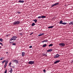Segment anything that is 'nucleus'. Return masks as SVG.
Here are the masks:
<instances>
[{"instance_id":"obj_1","label":"nucleus","mask_w":73,"mask_h":73,"mask_svg":"<svg viewBox=\"0 0 73 73\" xmlns=\"http://www.w3.org/2000/svg\"><path fill=\"white\" fill-rule=\"evenodd\" d=\"M17 36H13L11 39H10L9 42L10 43H13V41H12V40H15L16 38H17Z\"/></svg>"},{"instance_id":"obj_2","label":"nucleus","mask_w":73,"mask_h":73,"mask_svg":"<svg viewBox=\"0 0 73 73\" xmlns=\"http://www.w3.org/2000/svg\"><path fill=\"white\" fill-rule=\"evenodd\" d=\"M20 23V21H15L13 23V25H19Z\"/></svg>"},{"instance_id":"obj_3","label":"nucleus","mask_w":73,"mask_h":73,"mask_svg":"<svg viewBox=\"0 0 73 73\" xmlns=\"http://www.w3.org/2000/svg\"><path fill=\"white\" fill-rule=\"evenodd\" d=\"M28 64L30 65H33V64H35V61H30L28 62Z\"/></svg>"},{"instance_id":"obj_4","label":"nucleus","mask_w":73,"mask_h":73,"mask_svg":"<svg viewBox=\"0 0 73 73\" xmlns=\"http://www.w3.org/2000/svg\"><path fill=\"white\" fill-rule=\"evenodd\" d=\"M59 45L60 46L63 47L65 45V44L63 43H61L59 44Z\"/></svg>"},{"instance_id":"obj_5","label":"nucleus","mask_w":73,"mask_h":73,"mask_svg":"<svg viewBox=\"0 0 73 73\" xmlns=\"http://www.w3.org/2000/svg\"><path fill=\"white\" fill-rule=\"evenodd\" d=\"M12 61L13 62L16 63V64L19 63V61L17 60H12Z\"/></svg>"},{"instance_id":"obj_6","label":"nucleus","mask_w":73,"mask_h":73,"mask_svg":"<svg viewBox=\"0 0 73 73\" xmlns=\"http://www.w3.org/2000/svg\"><path fill=\"white\" fill-rule=\"evenodd\" d=\"M60 57V55L58 54H56L54 56V58H57Z\"/></svg>"},{"instance_id":"obj_7","label":"nucleus","mask_w":73,"mask_h":73,"mask_svg":"<svg viewBox=\"0 0 73 73\" xmlns=\"http://www.w3.org/2000/svg\"><path fill=\"white\" fill-rule=\"evenodd\" d=\"M60 62V60H56L55 62H54V64H57V63H58V62Z\"/></svg>"},{"instance_id":"obj_8","label":"nucleus","mask_w":73,"mask_h":73,"mask_svg":"<svg viewBox=\"0 0 73 73\" xmlns=\"http://www.w3.org/2000/svg\"><path fill=\"white\" fill-rule=\"evenodd\" d=\"M22 56H25V52H22Z\"/></svg>"},{"instance_id":"obj_9","label":"nucleus","mask_w":73,"mask_h":73,"mask_svg":"<svg viewBox=\"0 0 73 73\" xmlns=\"http://www.w3.org/2000/svg\"><path fill=\"white\" fill-rule=\"evenodd\" d=\"M69 24L70 25H73V21H72L70 22L69 23Z\"/></svg>"},{"instance_id":"obj_10","label":"nucleus","mask_w":73,"mask_h":73,"mask_svg":"<svg viewBox=\"0 0 73 73\" xmlns=\"http://www.w3.org/2000/svg\"><path fill=\"white\" fill-rule=\"evenodd\" d=\"M44 35V33H40V35H38V36H42V35Z\"/></svg>"},{"instance_id":"obj_11","label":"nucleus","mask_w":73,"mask_h":73,"mask_svg":"<svg viewBox=\"0 0 73 73\" xmlns=\"http://www.w3.org/2000/svg\"><path fill=\"white\" fill-rule=\"evenodd\" d=\"M52 49H50L49 50H48L47 51L48 52H52Z\"/></svg>"},{"instance_id":"obj_12","label":"nucleus","mask_w":73,"mask_h":73,"mask_svg":"<svg viewBox=\"0 0 73 73\" xmlns=\"http://www.w3.org/2000/svg\"><path fill=\"white\" fill-rule=\"evenodd\" d=\"M19 3H24V1H21V0H20L19 1Z\"/></svg>"},{"instance_id":"obj_13","label":"nucleus","mask_w":73,"mask_h":73,"mask_svg":"<svg viewBox=\"0 0 73 73\" xmlns=\"http://www.w3.org/2000/svg\"><path fill=\"white\" fill-rule=\"evenodd\" d=\"M53 28V26H50L48 27V29H50V28Z\"/></svg>"},{"instance_id":"obj_14","label":"nucleus","mask_w":73,"mask_h":73,"mask_svg":"<svg viewBox=\"0 0 73 73\" xmlns=\"http://www.w3.org/2000/svg\"><path fill=\"white\" fill-rule=\"evenodd\" d=\"M12 71H13V70H12V68H11V70L10 71H9V72H10V73H12Z\"/></svg>"},{"instance_id":"obj_15","label":"nucleus","mask_w":73,"mask_h":73,"mask_svg":"<svg viewBox=\"0 0 73 73\" xmlns=\"http://www.w3.org/2000/svg\"><path fill=\"white\" fill-rule=\"evenodd\" d=\"M59 24H63V23H62V21H60Z\"/></svg>"},{"instance_id":"obj_16","label":"nucleus","mask_w":73,"mask_h":73,"mask_svg":"<svg viewBox=\"0 0 73 73\" xmlns=\"http://www.w3.org/2000/svg\"><path fill=\"white\" fill-rule=\"evenodd\" d=\"M42 54L43 56H47V54H45L44 53H43Z\"/></svg>"},{"instance_id":"obj_17","label":"nucleus","mask_w":73,"mask_h":73,"mask_svg":"<svg viewBox=\"0 0 73 73\" xmlns=\"http://www.w3.org/2000/svg\"><path fill=\"white\" fill-rule=\"evenodd\" d=\"M46 18V16H42V19H44L45 18Z\"/></svg>"},{"instance_id":"obj_18","label":"nucleus","mask_w":73,"mask_h":73,"mask_svg":"<svg viewBox=\"0 0 73 73\" xmlns=\"http://www.w3.org/2000/svg\"><path fill=\"white\" fill-rule=\"evenodd\" d=\"M45 46H46V44H44L42 46V47H45Z\"/></svg>"},{"instance_id":"obj_19","label":"nucleus","mask_w":73,"mask_h":73,"mask_svg":"<svg viewBox=\"0 0 73 73\" xmlns=\"http://www.w3.org/2000/svg\"><path fill=\"white\" fill-rule=\"evenodd\" d=\"M35 23H33L32 24V27H33V26H35Z\"/></svg>"},{"instance_id":"obj_20","label":"nucleus","mask_w":73,"mask_h":73,"mask_svg":"<svg viewBox=\"0 0 73 73\" xmlns=\"http://www.w3.org/2000/svg\"><path fill=\"white\" fill-rule=\"evenodd\" d=\"M53 46V44H49L48 45V46L50 47V46Z\"/></svg>"},{"instance_id":"obj_21","label":"nucleus","mask_w":73,"mask_h":73,"mask_svg":"<svg viewBox=\"0 0 73 73\" xmlns=\"http://www.w3.org/2000/svg\"><path fill=\"white\" fill-rule=\"evenodd\" d=\"M58 4H59V3H55V6L56 5H58Z\"/></svg>"},{"instance_id":"obj_22","label":"nucleus","mask_w":73,"mask_h":73,"mask_svg":"<svg viewBox=\"0 0 73 73\" xmlns=\"http://www.w3.org/2000/svg\"><path fill=\"white\" fill-rule=\"evenodd\" d=\"M8 62V60H7V61H5V64H7Z\"/></svg>"},{"instance_id":"obj_23","label":"nucleus","mask_w":73,"mask_h":73,"mask_svg":"<svg viewBox=\"0 0 73 73\" xmlns=\"http://www.w3.org/2000/svg\"><path fill=\"white\" fill-rule=\"evenodd\" d=\"M0 41H1V42H3V39L2 38H0Z\"/></svg>"},{"instance_id":"obj_24","label":"nucleus","mask_w":73,"mask_h":73,"mask_svg":"<svg viewBox=\"0 0 73 73\" xmlns=\"http://www.w3.org/2000/svg\"><path fill=\"white\" fill-rule=\"evenodd\" d=\"M5 61H6L5 60H4V61H3L2 62V64H4V62H5Z\"/></svg>"},{"instance_id":"obj_25","label":"nucleus","mask_w":73,"mask_h":73,"mask_svg":"<svg viewBox=\"0 0 73 73\" xmlns=\"http://www.w3.org/2000/svg\"><path fill=\"white\" fill-rule=\"evenodd\" d=\"M66 24H67V23L64 22V23H63L62 24H63V25H65Z\"/></svg>"},{"instance_id":"obj_26","label":"nucleus","mask_w":73,"mask_h":73,"mask_svg":"<svg viewBox=\"0 0 73 73\" xmlns=\"http://www.w3.org/2000/svg\"><path fill=\"white\" fill-rule=\"evenodd\" d=\"M54 6H55V4H52L51 6V7H54Z\"/></svg>"},{"instance_id":"obj_27","label":"nucleus","mask_w":73,"mask_h":73,"mask_svg":"<svg viewBox=\"0 0 73 73\" xmlns=\"http://www.w3.org/2000/svg\"><path fill=\"white\" fill-rule=\"evenodd\" d=\"M54 6H55V4H52L51 6V7H54Z\"/></svg>"},{"instance_id":"obj_28","label":"nucleus","mask_w":73,"mask_h":73,"mask_svg":"<svg viewBox=\"0 0 73 73\" xmlns=\"http://www.w3.org/2000/svg\"><path fill=\"white\" fill-rule=\"evenodd\" d=\"M38 19H40L41 18H42V16H39L38 17Z\"/></svg>"},{"instance_id":"obj_29","label":"nucleus","mask_w":73,"mask_h":73,"mask_svg":"<svg viewBox=\"0 0 73 73\" xmlns=\"http://www.w3.org/2000/svg\"><path fill=\"white\" fill-rule=\"evenodd\" d=\"M35 22V23H36V22H37V20L36 19H35L33 20Z\"/></svg>"},{"instance_id":"obj_30","label":"nucleus","mask_w":73,"mask_h":73,"mask_svg":"<svg viewBox=\"0 0 73 73\" xmlns=\"http://www.w3.org/2000/svg\"><path fill=\"white\" fill-rule=\"evenodd\" d=\"M7 66V64H5V65H4V67H5H5H6V66Z\"/></svg>"},{"instance_id":"obj_31","label":"nucleus","mask_w":73,"mask_h":73,"mask_svg":"<svg viewBox=\"0 0 73 73\" xmlns=\"http://www.w3.org/2000/svg\"><path fill=\"white\" fill-rule=\"evenodd\" d=\"M44 42H48V40H44Z\"/></svg>"},{"instance_id":"obj_32","label":"nucleus","mask_w":73,"mask_h":73,"mask_svg":"<svg viewBox=\"0 0 73 73\" xmlns=\"http://www.w3.org/2000/svg\"><path fill=\"white\" fill-rule=\"evenodd\" d=\"M7 69H5V70L4 72V73H7Z\"/></svg>"},{"instance_id":"obj_33","label":"nucleus","mask_w":73,"mask_h":73,"mask_svg":"<svg viewBox=\"0 0 73 73\" xmlns=\"http://www.w3.org/2000/svg\"><path fill=\"white\" fill-rule=\"evenodd\" d=\"M3 59H4V58H0V60H3Z\"/></svg>"},{"instance_id":"obj_34","label":"nucleus","mask_w":73,"mask_h":73,"mask_svg":"<svg viewBox=\"0 0 73 73\" xmlns=\"http://www.w3.org/2000/svg\"><path fill=\"white\" fill-rule=\"evenodd\" d=\"M12 45H16V43H13L12 44Z\"/></svg>"},{"instance_id":"obj_35","label":"nucleus","mask_w":73,"mask_h":73,"mask_svg":"<svg viewBox=\"0 0 73 73\" xmlns=\"http://www.w3.org/2000/svg\"><path fill=\"white\" fill-rule=\"evenodd\" d=\"M19 35H21V36H22V35H23V34H22V33H19Z\"/></svg>"},{"instance_id":"obj_36","label":"nucleus","mask_w":73,"mask_h":73,"mask_svg":"<svg viewBox=\"0 0 73 73\" xmlns=\"http://www.w3.org/2000/svg\"><path fill=\"white\" fill-rule=\"evenodd\" d=\"M29 48H32V46H30L29 47Z\"/></svg>"},{"instance_id":"obj_37","label":"nucleus","mask_w":73,"mask_h":73,"mask_svg":"<svg viewBox=\"0 0 73 73\" xmlns=\"http://www.w3.org/2000/svg\"><path fill=\"white\" fill-rule=\"evenodd\" d=\"M17 13H18V14H20V13H21V12H18Z\"/></svg>"},{"instance_id":"obj_38","label":"nucleus","mask_w":73,"mask_h":73,"mask_svg":"<svg viewBox=\"0 0 73 73\" xmlns=\"http://www.w3.org/2000/svg\"><path fill=\"white\" fill-rule=\"evenodd\" d=\"M11 64H12V63H11V62H10L9 63V66H10V65H11Z\"/></svg>"},{"instance_id":"obj_39","label":"nucleus","mask_w":73,"mask_h":73,"mask_svg":"<svg viewBox=\"0 0 73 73\" xmlns=\"http://www.w3.org/2000/svg\"><path fill=\"white\" fill-rule=\"evenodd\" d=\"M43 72H46V70H44Z\"/></svg>"},{"instance_id":"obj_40","label":"nucleus","mask_w":73,"mask_h":73,"mask_svg":"<svg viewBox=\"0 0 73 73\" xmlns=\"http://www.w3.org/2000/svg\"><path fill=\"white\" fill-rule=\"evenodd\" d=\"M33 33H31L30 34V35H32Z\"/></svg>"},{"instance_id":"obj_41","label":"nucleus","mask_w":73,"mask_h":73,"mask_svg":"<svg viewBox=\"0 0 73 73\" xmlns=\"http://www.w3.org/2000/svg\"><path fill=\"white\" fill-rule=\"evenodd\" d=\"M12 67V68H15V66H13Z\"/></svg>"},{"instance_id":"obj_42","label":"nucleus","mask_w":73,"mask_h":73,"mask_svg":"<svg viewBox=\"0 0 73 73\" xmlns=\"http://www.w3.org/2000/svg\"><path fill=\"white\" fill-rule=\"evenodd\" d=\"M44 42V40L43 41H42V42Z\"/></svg>"},{"instance_id":"obj_43","label":"nucleus","mask_w":73,"mask_h":73,"mask_svg":"<svg viewBox=\"0 0 73 73\" xmlns=\"http://www.w3.org/2000/svg\"><path fill=\"white\" fill-rule=\"evenodd\" d=\"M0 44H1V45L2 44V43L0 42Z\"/></svg>"},{"instance_id":"obj_44","label":"nucleus","mask_w":73,"mask_h":73,"mask_svg":"<svg viewBox=\"0 0 73 73\" xmlns=\"http://www.w3.org/2000/svg\"><path fill=\"white\" fill-rule=\"evenodd\" d=\"M1 45H2V46H3V44H2Z\"/></svg>"},{"instance_id":"obj_45","label":"nucleus","mask_w":73,"mask_h":73,"mask_svg":"<svg viewBox=\"0 0 73 73\" xmlns=\"http://www.w3.org/2000/svg\"><path fill=\"white\" fill-rule=\"evenodd\" d=\"M0 48H1V46H0Z\"/></svg>"}]
</instances>
